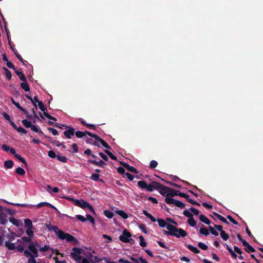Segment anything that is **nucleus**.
<instances>
[{"instance_id":"052dcab7","label":"nucleus","mask_w":263,"mask_h":263,"mask_svg":"<svg viewBox=\"0 0 263 263\" xmlns=\"http://www.w3.org/2000/svg\"><path fill=\"white\" fill-rule=\"evenodd\" d=\"M139 228L145 234H146L147 233L146 229V227L144 224H141L140 225H139Z\"/></svg>"},{"instance_id":"338daca9","label":"nucleus","mask_w":263,"mask_h":263,"mask_svg":"<svg viewBox=\"0 0 263 263\" xmlns=\"http://www.w3.org/2000/svg\"><path fill=\"white\" fill-rule=\"evenodd\" d=\"M227 218L233 224H234L235 225H237L238 224V222L234 219H233V217L231 216L228 215L227 216Z\"/></svg>"},{"instance_id":"4d7b16f0","label":"nucleus","mask_w":263,"mask_h":263,"mask_svg":"<svg viewBox=\"0 0 263 263\" xmlns=\"http://www.w3.org/2000/svg\"><path fill=\"white\" fill-rule=\"evenodd\" d=\"M16 130H17V132L20 133H22L24 134H26L27 133V130L21 126L17 127Z\"/></svg>"},{"instance_id":"603ef678","label":"nucleus","mask_w":263,"mask_h":263,"mask_svg":"<svg viewBox=\"0 0 263 263\" xmlns=\"http://www.w3.org/2000/svg\"><path fill=\"white\" fill-rule=\"evenodd\" d=\"M32 228H27V230L26 231V234L29 236V237H32L33 236V232L32 230Z\"/></svg>"},{"instance_id":"20e7f679","label":"nucleus","mask_w":263,"mask_h":263,"mask_svg":"<svg viewBox=\"0 0 263 263\" xmlns=\"http://www.w3.org/2000/svg\"><path fill=\"white\" fill-rule=\"evenodd\" d=\"M165 202L169 204H174L177 207L183 209L185 207V205L181 201L177 200H175L174 198L167 197L165 199Z\"/></svg>"},{"instance_id":"680f3d73","label":"nucleus","mask_w":263,"mask_h":263,"mask_svg":"<svg viewBox=\"0 0 263 263\" xmlns=\"http://www.w3.org/2000/svg\"><path fill=\"white\" fill-rule=\"evenodd\" d=\"M76 218L78 220H79L82 222H85L87 220L86 218H85L84 216H83L82 215H76Z\"/></svg>"},{"instance_id":"412c9836","label":"nucleus","mask_w":263,"mask_h":263,"mask_svg":"<svg viewBox=\"0 0 263 263\" xmlns=\"http://www.w3.org/2000/svg\"><path fill=\"white\" fill-rule=\"evenodd\" d=\"M152 184L154 190H156L159 191L162 185V184L156 181H153Z\"/></svg>"},{"instance_id":"ea45409f","label":"nucleus","mask_w":263,"mask_h":263,"mask_svg":"<svg viewBox=\"0 0 263 263\" xmlns=\"http://www.w3.org/2000/svg\"><path fill=\"white\" fill-rule=\"evenodd\" d=\"M4 70L5 72V75H6V78L8 80H10L11 78V77H12L10 71L6 68H4Z\"/></svg>"},{"instance_id":"0eeeda50","label":"nucleus","mask_w":263,"mask_h":263,"mask_svg":"<svg viewBox=\"0 0 263 263\" xmlns=\"http://www.w3.org/2000/svg\"><path fill=\"white\" fill-rule=\"evenodd\" d=\"M131 237V234L127 230H124L123 231L122 235L119 236V239L124 242H129V238Z\"/></svg>"},{"instance_id":"6e6d98bb","label":"nucleus","mask_w":263,"mask_h":263,"mask_svg":"<svg viewBox=\"0 0 263 263\" xmlns=\"http://www.w3.org/2000/svg\"><path fill=\"white\" fill-rule=\"evenodd\" d=\"M158 165V163L155 160H152L150 162L149 167L151 168H155Z\"/></svg>"},{"instance_id":"39448f33","label":"nucleus","mask_w":263,"mask_h":263,"mask_svg":"<svg viewBox=\"0 0 263 263\" xmlns=\"http://www.w3.org/2000/svg\"><path fill=\"white\" fill-rule=\"evenodd\" d=\"M159 193L162 195H165L167 197L168 196H171L174 192V189L168 187L167 186L162 185L161 187L159 190Z\"/></svg>"},{"instance_id":"5701e85b","label":"nucleus","mask_w":263,"mask_h":263,"mask_svg":"<svg viewBox=\"0 0 263 263\" xmlns=\"http://www.w3.org/2000/svg\"><path fill=\"white\" fill-rule=\"evenodd\" d=\"M186 247L190 251H192L194 253H200V250L199 249L191 245H187Z\"/></svg>"},{"instance_id":"5fc2aeb1","label":"nucleus","mask_w":263,"mask_h":263,"mask_svg":"<svg viewBox=\"0 0 263 263\" xmlns=\"http://www.w3.org/2000/svg\"><path fill=\"white\" fill-rule=\"evenodd\" d=\"M12 103L20 110H22L23 109V108L20 106L18 103L16 102L13 99H11Z\"/></svg>"},{"instance_id":"3c124183","label":"nucleus","mask_w":263,"mask_h":263,"mask_svg":"<svg viewBox=\"0 0 263 263\" xmlns=\"http://www.w3.org/2000/svg\"><path fill=\"white\" fill-rule=\"evenodd\" d=\"M95 164L99 166L103 167L106 164L103 160H100L99 161H96Z\"/></svg>"},{"instance_id":"a211bd4d","label":"nucleus","mask_w":263,"mask_h":263,"mask_svg":"<svg viewBox=\"0 0 263 263\" xmlns=\"http://www.w3.org/2000/svg\"><path fill=\"white\" fill-rule=\"evenodd\" d=\"M213 214L218 219H219L220 220H221V221H222L223 222L226 223V224H229V222L227 220V219L223 217V216H222L221 215L218 214V213H215V212H214L213 213Z\"/></svg>"},{"instance_id":"f704fd0d","label":"nucleus","mask_w":263,"mask_h":263,"mask_svg":"<svg viewBox=\"0 0 263 263\" xmlns=\"http://www.w3.org/2000/svg\"><path fill=\"white\" fill-rule=\"evenodd\" d=\"M104 213L108 218H111L114 216V213L109 210H105Z\"/></svg>"},{"instance_id":"1a4fd4ad","label":"nucleus","mask_w":263,"mask_h":263,"mask_svg":"<svg viewBox=\"0 0 263 263\" xmlns=\"http://www.w3.org/2000/svg\"><path fill=\"white\" fill-rule=\"evenodd\" d=\"M28 249L29 251H30L33 254H34V257H38V252L37 249L35 248V246L34 245V242L33 241L30 242L28 246Z\"/></svg>"},{"instance_id":"473e14b6","label":"nucleus","mask_w":263,"mask_h":263,"mask_svg":"<svg viewBox=\"0 0 263 263\" xmlns=\"http://www.w3.org/2000/svg\"><path fill=\"white\" fill-rule=\"evenodd\" d=\"M140 239V245L142 247H144L146 246V242L145 241L144 238L143 236H140L139 237Z\"/></svg>"},{"instance_id":"2f4dec72","label":"nucleus","mask_w":263,"mask_h":263,"mask_svg":"<svg viewBox=\"0 0 263 263\" xmlns=\"http://www.w3.org/2000/svg\"><path fill=\"white\" fill-rule=\"evenodd\" d=\"M14 157L19 161L23 163L25 165H27V163L25 160L20 155L16 154H15Z\"/></svg>"},{"instance_id":"e433bc0d","label":"nucleus","mask_w":263,"mask_h":263,"mask_svg":"<svg viewBox=\"0 0 263 263\" xmlns=\"http://www.w3.org/2000/svg\"><path fill=\"white\" fill-rule=\"evenodd\" d=\"M147 183L144 181H139L138 182V185L141 189H145Z\"/></svg>"},{"instance_id":"13d9d810","label":"nucleus","mask_w":263,"mask_h":263,"mask_svg":"<svg viewBox=\"0 0 263 263\" xmlns=\"http://www.w3.org/2000/svg\"><path fill=\"white\" fill-rule=\"evenodd\" d=\"M190 210L194 214H195V215H199L200 212L198 210L193 208V207H191L190 209Z\"/></svg>"},{"instance_id":"37998d69","label":"nucleus","mask_w":263,"mask_h":263,"mask_svg":"<svg viewBox=\"0 0 263 263\" xmlns=\"http://www.w3.org/2000/svg\"><path fill=\"white\" fill-rule=\"evenodd\" d=\"M105 152L111 159L114 160H117V157L115 155H114L110 151L108 150H105Z\"/></svg>"},{"instance_id":"aec40b11","label":"nucleus","mask_w":263,"mask_h":263,"mask_svg":"<svg viewBox=\"0 0 263 263\" xmlns=\"http://www.w3.org/2000/svg\"><path fill=\"white\" fill-rule=\"evenodd\" d=\"M16 74L18 76L20 79L23 81V82H26V79L24 74V73L22 72V71H19L17 70H15Z\"/></svg>"},{"instance_id":"69168bd1","label":"nucleus","mask_w":263,"mask_h":263,"mask_svg":"<svg viewBox=\"0 0 263 263\" xmlns=\"http://www.w3.org/2000/svg\"><path fill=\"white\" fill-rule=\"evenodd\" d=\"M48 130L51 132L52 133V134L54 136L57 135L58 134V130L57 129H55V128L49 127V128H48Z\"/></svg>"},{"instance_id":"de8ad7c7","label":"nucleus","mask_w":263,"mask_h":263,"mask_svg":"<svg viewBox=\"0 0 263 263\" xmlns=\"http://www.w3.org/2000/svg\"><path fill=\"white\" fill-rule=\"evenodd\" d=\"M99 175L97 174H93L90 177V179L93 181H96L99 180Z\"/></svg>"},{"instance_id":"c03bdc74","label":"nucleus","mask_w":263,"mask_h":263,"mask_svg":"<svg viewBox=\"0 0 263 263\" xmlns=\"http://www.w3.org/2000/svg\"><path fill=\"white\" fill-rule=\"evenodd\" d=\"M198 246L200 249H201L203 250H206L208 248V247L207 245H206L205 244H204V243L201 242H199L198 244Z\"/></svg>"},{"instance_id":"a19ab883","label":"nucleus","mask_w":263,"mask_h":263,"mask_svg":"<svg viewBox=\"0 0 263 263\" xmlns=\"http://www.w3.org/2000/svg\"><path fill=\"white\" fill-rule=\"evenodd\" d=\"M220 236L224 240H227L229 238V235L224 231H222L220 233Z\"/></svg>"},{"instance_id":"a878e982","label":"nucleus","mask_w":263,"mask_h":263,"mask_svg":"<svg viewBox=\"0 0 263 263\" xmlns=\"http://www.w3.org/2000/svg\"><path fill=\"white\" fill-rule=\"evenodd\" d=\"M21 87L26 91L30 90V87L28 84L26 82H23L21 83Z\"/></svg>"},{"instance_id":"4c0bfd02","label":"nucleus","mask_w":263,"mask_h":263,"mask_svg":"<svg viewBox=\"0 0 263 263\" xmlns=\"http://www.w3.org/2000/svg\"><path fill=\"white\" fill-rule=\"evenodd\" d=\"M9 221L13 224L16 226H18L20 224V221L18 220L15 219V218L11 217L9 219Z\"/></svg>"},{"instance_id":"2eb2a0df","label":"nucleus","mask_w":263,"mask_h":263,"mask_svg":"<svg viewBox=\"0 0 263 263\" xmlns=\"http://www.w3.org/2000/svg\"><path fill=\"white\" fill-rule=\"evenodd\" d=\"M199 218L200 220L205 224H210L211 223L210 220L203 214L200 215Z\"/></svg>"},{"instance_id":"09e8293b","label":"nucleus","mask_w":263,"mask_h":263,"mask_svg":"<svg viewBox=\"0 0 263 263\" xmlns=\"http://www.w3.org/2000/svg\"><path fill=\"white\" fill-rule=\"evenodd\" d=\"M38 106L39 108L42 111H44L46 110V107L44 106V104L42 102H39Z\"/></svg>"},{"instance_id":"4468645a","label":"nucleus","mask_w":263,"mask_h":263,"mask_svg":"<svg viewBox=\"0 0 263 263\" xmlns=\"http://www.w3.org/2000/svg\"><path fill=\"white\" fill-rule=\"evenodd\" d=\"M51 228L52 229L51 231H54L59 238L61 237H62V235L64 234L63 231L59 229V228L57 226H53L51 227Z\"/></svg>"},{"instance_id":"423d86ee","label":"nucleus","mask_w":263,"mask_h":263,"mask_svg":"<svg viewBox=\"0 0 263 263\" xmlns=\"http://www.w3.org/2000/svg\"><path fill=\"white\" fill-rule=\"evenodd\" d=\"M62 236V237H61L59 238L62 240L66 239L67 241L69 242L73 241L74 245H76L78 242V240L75 237L68 233L64 232V234Z\"/></svg>"},{"instance_id":"7ed1b4c3","label":"nucleus","mask_w":263,"mask_h":263,"mask_svg":"<svg viewBox=\"0 0 263 263\" xmlns=\"http://www.w3.org/2000/svg\"><path fill=\"white\" fill-rule=\"evenodd\" d=\"M82 251V249L79 248L73 247L72 248V252L70 253V256L77 263H81V254Z\"/></svg>"},{"instance_id":"dca6fc26","label":"nucleus","mask_w":263,"mask_h":263,"mask_svg":"<svg viewBox=\"0 0 263 263\" xmlns=\"http://www.w3.org/2000/svg\"><path fill=\"white\" fill-rule=\"evenodd\" d=\"M6 215L5 213H0V222L1 224H5L7 222Z\"/></svg>"},{"instance_id":"0e129e2a","label":"nucleus","mask_w":263,"mask_h":263,"mask_svg":"<svg viewBox=\"0 0 263 263\" xmlns=\"http://www.w3.org/2000/svg\"><path fill=\"white\" fill-rule=\"evenodd\" d=\"M49 250V247L47 245H45L43 247H41L39 248V250L41 252H46Z\"/></svg>"},{"instance_id":"f03ea898","label":"nucleus","mask_w":263,"mask_h":263,"mask_svg":"<svg viewBox=\"0 0 263 263\" xmlns=\"http://www.w3.org/2000/svg\"><path fill=\"white\" fill-rule=\"evenodd\" d=\"M69 200L74 201L76 205L83 209H88L89 211L93 214H95V211L92 206L88 202L81 199H73V198H68Z\"/></svg>"},{"instance_id":"8fccbe9b","label":"nucleus","mask_w":263,"mask_h":263,"mask_svg":"<svg viewBox=\"0 0 263 263\" xmlns=\"http://www.w3.org/2000/svg\"><path fill=\"white\" fill-rule=\"evenodd\" d=\"M30 101L32 102L33 105L36 108L37 107L36 103H39V102H40L38 100L37 97L34 96L33 99L32 98V100H30Z\"/></svg>"},{"instance_id":"bf43d9fd","label":"nucleus","mask_w":263,"mask_h":263,"mask_svg":"<svg viewBox=\"0 0 263 263\" xmlns=\"http://www.w3.org/2000/svg\"><path fill=\"white\" fill-rule=\"evenodd\" d=\"M48 155L49 157L52 158H55L57 156V155H56L55 153L53 151H49L48 153Z\"/></svg>"},{"instance_id":"cd10ccee","label":"nucleus","mask_w":263,"mask_h":263,"mask_svg":"<svg viewBox=\"0 0 263 263\" xmlns=\"http://www.w3.org/2000/svg\"><path fill=\"white\" fill-rule=\"evenodd\" d=\"M23 125L26 128H29L32 125L31 122L27 119H23L22 121Z\"/></svg>"},{"instance_id":"f8f14e48","label":"nucleus","mask_w":263,"mask_h":263,"mask_svg":"<svg viewBox=\"0 0 263 263\" xmlns=\"http://www.w3.org/2000/svg\"><path fill=\"white\" fill-rule=\"evenodd\" d=\"M121 164L128 171L134 173H137V170L134 166H130L128 164L125 162H121Z\"/></svg>"},{"instance_id":"9b49d317","label":"nucleus","mask_w":263,"mask_h":263,"mask_svg":"<svg viewBox=\"0 0 263 263\" xmlns=\"http://www.w3.org/2000/svg\"><path fill=\"white\" fill-rule=\"evenodd\" d=\"M242 245L246 247V250L248 252H254L255 249L246 240L242 241Z\"/></svg>"},{"instance_id":"bb28decb","label":"nucleus","mask_w":263,"mask_h":263,"mask_svg":"<svg viewBox=\"0 0 263 263\" xmlns=\"http://www.w3.org/2000/svg\"><path fill=\"white\" fill-rule=\"evenodd\" d=\"M3 21H4V23L5 29L6 30V33H7V37H8L9 44H10V40L9 39V33H10V32H9V30H8V29L7 28V22L5 21V20L3 16Z\"/></svg>"},{"instance_id":"6ab92c4d","label":"nucleus","mask_w":263,"mask_h":263,"mask_svg":"<svg viewBox=\"0 0 263 263\" xmlns=\"http://www.w3.org/2000/svg\"><path fill=\"white\" fill-rule=\"evenodd\" d=\"M5 246L9 249V250H13L15 249V245L12 243V242H11L10 241H6L5 242Z\"/></svg>"},{"instance_id":"b1692460","label":"nucleus","mask_w":263,"mask_h":263,"mask_svg":"<svg viewBox=\"0 0 263 263\" xmlns=\"http://www.w3.org/2000/svg\"><path fill=\"white\" fill-rule=\"evenodd\" d=\"M157 221L159 224V226L161 228H164L165 227H167V226L168 224H167L165 220L162 219H157Z\"/></svg>"},{"instance_id":"774afa93","label":"nucleus","mask_w":263,"mask_h":263,"mask_svg":"<svg viewBox=\"0 0 263 263\" xmlns=\"http://www.w3.org/2000/svg\"><path fill=\"white\" fill-rule=\"evenodd\" d=\"M209 229H210V232L211 233V234H212L213 235H215V236H218V232H217L214 229L213 227H212L211 226H209Z\"/></svg>"},{"instance_id":"72a5a7b5","label":"nucleus","mask_w":263,"mask_h":263,"mask_svg":"<svg viewBox=\"0 0 263 263\" xmlns=\"http://www.w3.org/2000/svg\"><path fill=\"white\" fill-rule=\"evenodd\" d=\"M16 173L20 175H24L25 174V170L20 167H17L15 170Z\"/></svg>"},{"instance_id":"ddd939ff","label":"nucleus","mask_w":263,"mask_h":263,"mask_svg":"<svg viewBox=\"0 0 263 263\" xmlns=\"http://www.w3.org/2000/svg\"><path fill=\"white\" fill-rule=\"evenodd\" d=\"M174 196H180L181 197H183L185 199H188L189 198V196L188 195H187L186 194L180 192L179 191L174 190V192L172 194V197H174Z\"/></svg>"},{"instance_id":"79ce46f5","label":"nucleus","mask_w":263,"mask_h":263,"mask_svg":"<svg viewBox=\"0 0 263 263\" xmlns=\"http://www.w3.org/2000/svg\"><path fill=\"white\" fill-rule=\"evenodd\" d=\"M75 134L78 138H82L85 136V131L84 132L81 131L75 132Z\"/></svg>"},{"instance_id":"c9c22d12","label":"nucleus","mask_w":263,"mask_h":263,"mask_svg":"<svg viewBox=\"0 0 263 263\" xmlns=\"http://www.w3.org/2000/svg\"><path fill=\"white\" fill-rule=\"evenodd\" d=\"M199 232L201 234L204 235V236H208L209 234L208 230L204 228H201L199 230Z\"/></svg>"},{"instance_id":"f257e3e1","label":"nucleus","mask_w":263,"mask_h":263,"mask_svg":"<svg viewBox=\"0 0 263 263\" xmlns=\"http://www.w3.org/2000/svg\"><path fill=\"white\" fill-rule=\"evenodd\" d=\"M167 230L172 231V236H175L177 238L180 237H185L187 235V233L181 228H177L172 224H168L167 226Z\"/></svg>"},{"instance_id":"e2e57ef3","label":"nucleus","mask_w":263,"mask_h":263,"mask_svg":"<svg viewBox=\"0 0 263 263\" xmlns=\"http://www.w3.org/2000/svg\"><path fill=\"white\" fill-rule=\"evenodd\" d=\"M86 217L87 220H89L92 224L95 223V219L90 215L87 214Z\"/></svg>"},{"instance_id":"49530a36","label":"nucleus","mask_w":263,"mask_h":263,"mask_svg":"<svg viewBox=\"0 0 263 263\" xmlns=\"http://www.w3.org/2000/svg\"><path fill=\"white\" fill-rule=\"evenodd\" d=\"M21 111H22L23 112H24L25 113V115H26V117H27V118H28L29 119H30V120H31V119H33V116H32V115H30V114H29V112H28L26 109H24V108H23V110H22Z\"/></svg>"},{"instance_id":"f3484780","label":"nucleus","mask_w":263,"mask_h":263,"mask_svg":"<svg viewBox=\"0 0 263 263\" xmlns=\"http://www.w3.org/2000/svg\"><path fill=\"white\" fill-rule=\"evenodd\" d=\"M24 224L26 228H33L32 222L30 219H25L24 220Z\"/></svg>"},{"instance_id":"6e6552de","label":"nucleus","mask_w":263,"mask_h":263,"mask_svg":"<svg viewBox=\"0 0 263 263\" xmlns=\"http://www.w3.org/2000/svg\"><path fill=\"white\" fill-rule=\"evenodd\" d=\"M75 134V129L73 127H69L64 132V135L67 139H70Z\"/></svg>"},{"instance_id":"9d476101","label":"nucleus","mask_w":263,"mask_h":263,"mask_svg":"<svg viewBox=\"0 0 263 263\" xmlns=\"http://www.w3.org/2000/svg\"><path fill=\"white\" fill-rule=\"evenodd\" d=\"M43 206H46L48 207H50V208L53 209L58 213H59V214L60 213V212L59 211V210L55 206H54L53 205L51 204L50 203H48L47 202H42L39 203V204H37L36 205V207L37 208H40L42 207Z\"/></svg>"},{"instance_id":"c756f323","label":"nucleus","mask_w":263,"mask_h":263,"mask_svg":"<svg viewBox=\"0 0 263 263\" xmlns=\"http://www.w3.org/2000/svg\"><path fill=\"white\" fill-rule=\"evenodd\" d=\"M187 222L190 226L193 227H195L196 225V221L193 217H190V218H189L187 220Z\"/></svg>"},{"instance_id":"a18cd8bd","label":"nucleus","mask_w":263,"mask_h":263,"mask_svg":"<svg viewBox=\"0 0 263 263\" xmlns=\"http://www.w3.org/2000/svg\"><path fill=\"white\" fill-rule=\"evenodd\" d=\"M183 215L189 218L193 217V214L187 210L184 211Z\"/></svg>"},{"instance_id":"864d4df0","label":"nucleus","mask_w":263,"mask_h":263,"mask_svg":"<svg viewBox=\"0 0 263 263\" xmlns=\"http://www.w3.org/2000/svg\"><path fill=\"white\" fill-rule=\"evenodd\" d=\"M100 142H101V144L105 147L106 148L110 149V146L103 139H101V140H100Z\"/></svg>"},{"instance_id":"7c9ffc66","label":"nucleus","mask_w":263,"mask_h":263,"mask_svg":"<svg viewBox=\"0 0 263 263\" xmlns=\"http://www.w3.org/2000/svg\"><path fill=\"white\" fill-rule=\"evenodd\" d=\"M24 253L25 255L27 257H30V258H36V257H34L33 256V255L34 254H33L29 250H25L24 251Z\"/></svg>"},{"instance_id":"c85d7f7f","label":"nucleus","mask_w":263,"mask_h":263,"mask_svg":"<svg viewBox=\"0 0 263 263\" xmlns=\"http://www.w3.org/2000/svg\"><path fill=\"white\" fill-rule=\"evenodd\" d=\"M13 162L11 160H7L4 162V166L7 168H11L13 167Z\"/></svg>"},{"instance_id":"4be33fe9","label":"nucleus","mask_w":263,"mask_h":263,"mask_svg":"<svg viewBox=\"0 0 263 263\" xmlns=\"http://www.w3.org/2000/svg\"><path fill=\"white\" fill-rule=\"evenodd\" d=\"M116 212L123 219H127L128 218V216L127 214L124 212L123 211H116Z\"/></svg>"},{"instance_id":"58836bf2","label":"nucleus","mask_w":263,"mask_h":263,"mask_svg":"<svg viewBox=\"0 0 263 263\" xmlns=\"http://www.w3.org/2000/svg\"><path fill=\"white\" fill-rule=\"evenodd\" d=\"M56 158L59 161L62 162H66L68 160L66 157L60 155H57Z\"/></svg>"},{"instance_id":"393cba45","label":"nucleus","mask_w":263,"mask_h":263,"mask_svg":"<svg viewBox=\"0 0 263 263\" xmlns=\"http://www.w3.org/2000/svg\"><path fill=\"white\" fill-rule=\"evenodd\" d=\"M31 128V129L35 132V133H40L41 134H43V133L42 132V131L40 129V128L38 127L36 125H34L33 124H32V125L31 126V127H30Z\"/></svg>"}]
</instances>
